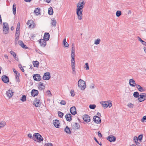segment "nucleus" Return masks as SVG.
<instances>
[{
    "mask_svg": "<svg viewBox=\"0 0 146 146\" xmlns=\"http://www.w3.org/2000/svg\"><path fill=\"white\" fill-rule=\"evenodd\" d=\"M36 138L38 140L37 141L38 142H40L43 140V139L41 135L38 133H35L33 135L32 137L33 139L35 141H36V140L35 139Z\"/></svg>",
    "mask_w": 146,
    "mask_h": 146,
    "instance_id": "obj_1",
    "label": "nucleus"
},
{
    "mask_svg": "<svg viewBox=\"0 0 146 146\" xmlns=\"http://www.w3.org/2000/svg\"><path fill=\"white\" fill-rule=\"evenodd\" d=\"M78 85L81 90L85 89L86 87L85 82L81 79H80L78 81Z\"/></svg>",
    "mask_w": 146,
    "mask_h": 146,
    "instance_id": "obj_2",
    "label": "nucleus"
},
{
    "mask_svg": "<svg viewBox=\"0 0 146 146\" xmlns=\"http://www.w3.org/2000/svg\"><path fill=\"white\" fill-rule=\"evenodd\" d=\"M100 103L105 108H106L108 107L110 108L112 106L111 101H110V102L108 101H102L100 102Z\"/></svg>",
    "mask_w": 146,
    "mask_h": 146,
    "instance_id": "obj_3",
    "label": "nucleus"
},
{
    "mask_svg": "<svg viewBox=\"0 0 146 146\" xmlns=\"http://www.w3.org/2000/svg\"><path fill=\"white\" fill-rule=\"evenodd\" d=\"M9 26L8 24L6 23H3V31L5 34H7L9 33Z\"/></svg>",
    "mask_w": 146,
    "mask_h": 146,
    "instance_id": "obj_4",
    "label": "nucleus"
},
{
    "mask_svg": "<svg viewBox=\"0 0 146 146\" xmlns=\"http://www.w3.org/2000/svg\"><path fill=\"white\" fill-rule=\"evenodd\" d=\"M82 10H76V14L78 16V19L80 20H81L82 18Z\"/></svg>",
    "mask_w": 146,
    "mask_h": 146,
    "instance_id": "obj_5",
    "label": "nucleus"
},
{
    "mask_svg": "<svg viewBox=\"0 0 146 146\" xmlns=\"http://www.w3.org/2000/svg\"><path fill=\"white\" fill-rule=\"evenodd\" d=\"M93 121L96 123H100L101 122L100 118L98 116H94L93 118Z\"/></svg>",
    "mask_w": 146,
    "mask_h": 146,
    "instance_id": "obj_6",
    "label": "nucleus"
},
{
    "mask_svg": "<svg viewBox=\"0 0 146 146\" xmlns=\"http://www.w3.org/2000/svg\"><path fill=\"white\" fill-rule=\"evenodd\" d=\"M83 119L84 121L87 123L89 122L90 121V117L87 114L84 115L83 116Z\"/></svg>",
    "mask_w": 146,
    "mask_h": 146,
    "instance_id": "obj_7",
    "label": "nucleus"
},
{
    "mask_svg": "<svg viewBox=\"0 0 146 146\" xmlns=\"http://www.w3.org/2000/svg\"><path fill=\"white\" fill-rule=\"evenodd\" d=\"M46 40L44 39H41L38 40L39 43L40 44V46L43 47H44L46 45Z\"/></svg>",
    "mask_w": 146,
    "mask_h": 146,
    "instance_id": "obj_8",
    "label": "nucleus"
},
{
    "mask_svg": "<svg viewBox=\"0 0 146 146\" xmlns=\"http://www.w3.org/2000/svg\"><path fill=\"white\" fill-rule=\"evenodd\" d=\"M1 79L5 83H8L9 82V77L6 75L3 76L1 77Z\"/></svg>",
    "mask_w": 146,
    "mask_h": 146,
    "instance_id": "obj_9",
    "label": "nucleus"
},
{
    "mask_svg": "<svg viewBox=\"0 0 146 146\" xmlns=\"http://www.w3.org/2000/svg\"><path fill=\"white\" fill-rule=\"evenodd\" d=\"M50 78V73L49 72H46L44 73L42 78L44 80H48Z\"/></svg>",
    "mask_w": 146,
    "mask_h": 146,
    "instance_id": "obj_10",
    "label": "nucleus"
},
{
    "mask_svg": "<svg viewBox=\"0 0 146 146\" xmlns=\"http://www.w3.org/2000/svg\"><path fill=\"white\" fill-rule=\"evenodd\" d=\"M116 139V137L112 135H110L107 138V139L111 142H114Z\"/></svg>",
    "mask_w": 146,
    "mask_h": 146,
    "instance_id": "obj_11",
    "label": "nucleus"
},
{
    "mask_svg": "<svg viewBox=\"0 0 146 146\" xmlns=\"http://www.w3.org/2000/svg\"><path fill=\"white\" fill-rule=\"evenodd\" d=\"M33 77L35 80L37 81H40L41 79V77L39 74H34L33 76Z\"/></svg>",
    "mask_w": 146,
    "mask_h": 146,
    "instance_id": "obj_12",
    "label": "nucleus"
},
{
    "mask_svg": "<svg viewBox=\"0 0 146 146\" xmlns=\"http://www.w3.org/2000/svg\"><path fill=\"white\" fill-rule=\"evenodd\" d=\"M84 7V1L81 3H78L77 5V8L76 10H82V9Z\"/></svg>",
    "mask_w": 146,
    "mask_h": 146,
    "instance_id": "obj_13",
    "label": "nucleus"
},
{
    "mask_svg": "<svg viewBox=\"0 0 146 146\" xmlns=\"http://www.w3.org/2000/svg\"><path fill=\"white\" fill-rule=\"evenodd\" d=\"M70 111L71 114L73 115H75L77 113L76 109L75 106H73L71 108Z\"/></svg>",
    "mask_w": 146,
    "mask_h": 146,
    "instance_id": "obj_14",
    "label": "nucleus"
},
{
    "mask_svg": "<svg viewBox=\"0 0 146 146\" xmlns=\"http://www.w3.org/2000/svg\"><path fill=\"white\" fill-rule=\"evenodd\" d=\"M13 92L11 90H8L7 91L6 94L7 97L9 98H11L13 95Z\"/></svg>",
    "mask_w": 146,
    "mask_h": 146,
    "instance_id": "obj_15",
    "label": "nucleus"
},
{
    "mask_svg": "<svg viewBox=\"0 0 146 146\" xmlns=\"http://www.w3.org/2000/svg\"><path fill=\"white\" fill-rule=\"evenodd\" d=\"M38 91L35 89L33 90L31 92V95L33 97L36 96L38 94Z\"/></svg>",
    "mask_w": 146,
    "mask_h": 146,
    "instance_id": "obj_16",
    "label": "nucleus"
},
{
    "mask_svg": "<svg viewBox=\"0 0 146 146\" xmlns=\"http://www.w3.org/2000/svg\"><path fill=\"white\" fill-rule=\"evenodd\" d=\"M18 43L19 45L25 49H28V47H27L26 45L21 40L18 41Z\"/></svg>",
    "mask_w": 146,
    "mask_h": 146,
    "instance_id": "obj_17",
    "label": "nucleus"
},
{
    "mask_svg": "<svg viewBox=\"0 0 146 146\" xmlns=\"http://www.w3.org/2000/svg\"><path fill=\"white\" fill-rule=\"evenodd\" d=\"M67 121H70L72 120V115L70 113L66 114L65 116Z\"/></svg>",
    "mask_w": 146,
    "mask_h": 146,
    "instance_id": "obj_18",
    "label": "nucleus"
},
{
    "mask_svg": "<svg viewBox=\"0 0 146 146\" xmlns=\"http://www.w3.org/2000/svg\"><path fill=\"white\" fill-rule=\"evenodd\" d=\"M72 126L73 129H78L80 127V125L77 123H74L73 124H72Z\"/></svg>",
    "mask_w": 146,
    "mask_h": 146,
    "instance_id": "obj_19",
    "label": "nucleus"
},
{
    "mask_svg": "<svg viewBox=\"0 0 146 146\" xmlns=\"http://www.w3.org/2000/svg\"><path fill=\"white\" fill-rule=\"evenodd\" d=\"M36 107H40V100H37V99L35 98V102L33 104Z\"/></svg>",
    "mask_w": 146,
    "mask_h": 146,
    "instance_id": "obj_20",
    "label": "nucleus"
},
{
    "mask_svg": "<svg viewBox=\"0 0 146 146\" xmlns=\"http://www.w3.org/2000/svg\"><path fill=\"white\" fill-rule=\"evenodd\" d=\"M53 124L55 127L58 128L60 124L59 120L57 119H55L53 120Z\"/></svg>",
    "mask_w": 146,
    "mask_h": 146,
    "instance_id": "obj_21",
    "label": "nucleus"
},
{
    "mask_svg": "<svg viewBox=\"0 0 146 146\" xmlns=\"http://www.w3.org/2000/svg\"><path fill=\"white\" fill-rule=\"evenodd\" d=\"M50 38V34L48 33H45L44 37L43 38L45 40H46V41H48L49 40Z\"/></svg>",
    "mask_w": 146,
    "mask_h": 146,
    "instance_id": "obj_22",
    "label": "nucleus"
},
{
    "mask_svg": "<svg viewBox=\"0 0 146 146\" xmlns=\"http://www.w3.org/2000/svg\"><path fill=\"white\" fill-rule=\"evenodd\" d=\"M129 84L131 86L135 87L136 84L135 81L133 79H130L129 80Z\"/></svg>",
    "mask_w": 146,
    "mask_h": 146,
    "instance_id": "obj_23",
    "label": "nucleus"
},
{
    "mask_svg": "<svg viewBox=\"0 0 146 146\" xmlns=\"http://www.w3.org/2000/svg\"><path fill=\"white\" fill-rule=\"evenodd\" d=\"M33 21L32 20H28L27 22V24L29 25V27L31 28H33L34 26L35 25L33 24Z\"/></svg>",
    "mask_w": 146,
    "mask_h": 146,
    "instance_id": "obj_24",
    "label": "nucleus"
},
{
    "mask_svg": "<svg viewBox=\"0 0 146 146\" xmlns=\"http://www.w3.org/2000/svg\"><path fill=\"white\" fill-rule=\"evenodd\" d=\"M38 88L40 90H41L44 89L45 87L43 85V83L40 82L38 86Z\"/></svg>",
    "mask_w": 146,
    "mask_h": 146,
    "instance_id": "obj_25",
    "label": "nucleus"
},
{
    "mask_svg": "<svg viewBox=\"0 0 146 146\" xmlns=\"http://www.w3.org/2000/svg\"><path fill=\"white\" fill-rule=\"evenodd\" d=\"M64 131L67 133L70 134H71V131L70 129V128H69L68 126H66V128L64 129Z\"/></svg>",
    "mask_w": 146,
    "mask_h": 146,
    "instance_id": "obj_26",
    "label": "nucleus"
},
{
    "mask_svg": "<svg viewBox=\"0 0 146 146\" xmlns=\"http://www.w3.org/2000/svg\"><path fill=\"white\" fill-rule=\"evenodd\" d=\"M10 53L13 56L16 60H18L19 58L18 57L16 56V54L13 51L11 50L10 52Z\"/></svg>",
    "mask_w": 146,
    "mask_h": 146,
    "instance_id": "obj_27",
    "label": "nucleus"
},
{
    "mask_svg": "<svg viewBox=\"0 0 146 146\" xmlns=\"http://www.w3.org/2000/svg\"><path fill=\"white\" fill-rule=\"evenodd\" d=\"M40 9L38 8L35 9L34 11V13H35L36 15H39L40 14Z\"/></svg>",
    "mask_w": 146,
    "mask_h": 146,
    "instance_id": "obj_28",
    "label": "nucleus"
},
{
    "mask_svg": "<svg viewBox=\"0 0 146 146\" xmlns=\"http://www.w3.org/2000/svg\"><path fill=\"white\" fill-rule=\"evenodd\" d=\"M140 98L141 99H142L144 100H146V94L145 93H141L139 95Z\"/></svg>",
    "mask_w": 146,
    "mask_h": 146,
    "instance_id": "obj_29",
    "label": "nucleus"
},
{
    "mask_svg": "<svg viewBox=\"0 0 146 146\" xmlns=\"http://www.w3.org/2000/svg\"><path fill=\"white\" fill-rule=\"evenodd\" d=\"M53 13V11L52 8L50 7L48 9V14L50 15H52Z\"/></svg>",
    "mask_w": 146,
    "mask_h": 146,
    "instance_id": "obj_30",
    "label": "nucleus"
},
{
    "mask_svg": "<svg viewBox=\"0 0 146 146\" xmlns=\"http://www.w3.org/2000/svg\"><path fill=\"white\" fill-rule=\"evenodd\" d=\"M34 66L35 67H38L39 63L37 61H33V62Z\"/></svg>",
    "mask_w": 146,
    "mask_h": 146,
    "instance_id": "obj_31",
    "label": "nucleus"
},
{
    "mask_svg": "<svg viewBox=\"0 0 146 146\" xmlns=\"http://www.w3.org/2000/svg\"><path fill=\"white\" fill-rule=\"evenodd\" d=\"M52 25L55 27L56 24V21L54 18H53L52 20V22L51 23Z\"/></svg>",
    "mask_w": 146,
    "mask_h": 146,
    "instance_id": "obj_32",
    "label": "nucleus"
},
{
    "mask_svg": "<svg viewBox=\"0 0 146 146\" xmlns=\"http://www.w3.org/2000/svg\"><path fill=\"white\" fill-rule=\"evenodd\" d=\"M13 13L15 15L16 14V6L15 4L14 3L13 6Z\"/></svg>",
    "mask_w": 146,
    "mask_h": 146,
    "instance_id": "obj_33",
    "label": "nucleus"
},
{
    "mask_svg": "<svg viewBox=\"0 0 146 146\" xmlns=\"http://www.w3.org/2000/svg\"><path fill=\"white\" fill-rule=\"evenodd\" d=\"M133 95L134 97L135 98H138L139 96V94L137 92H134Z\"/></svg>",
    "mask_w": 146,
    "mask_h": 146,
    "instance_id": "obj_34",
    "label": "nucleus"
},
{
    "mask_svg": "<svg viewBox=\"0 0 146 146\" xmlns=\"http://www.w3.org/2000/svg\"><path fill=\"white\" fill-rule=\"evenodd\" d=\"M138 38L139 40L141 42L143 45L146 46V42L142 40L141 38L139 36L138 37Z\"/></svg>",
    "mask_w": 146,
    "mask_h": 146,
    "instance_id": "obj_35",
    "label": "nucleus"
},
{
    "mask_svg": "<svg viewBox=\"0 0 146 146\" xmlns=\"http://www.w3.org/2000/svg\"><path fill=\"white\" fill-rule=\"evenodd\" d=\"M58 117L60 118L62 117L64 115V113L60 111H58Z\"/></svg>",
    "mask_w": 146,
    "mask_h": 146,
    "instance_id": "obj_36",
    "label": "nucleus"
},
{
    "mask_svg": "<svg viewBox=\"0 0 146 146\" xmlns=\"http://www.w3.org/2000/svg\"><path fill=\"white\" fill-rule=\"evenodd\" d=\"M21 100L22 102H25L26 100V97L25 95H23L21 99Z\"/></svg>",
    "mask_w": 146,
    "mask_h": 146,
    "instance_id": "obj_37",
    "label": "nucleus"
},
{
    "mask_svg": "<svg viewBox=\"0 0 146 146\" xmlns=\"http://www.w3.org/2000/svg\"><path fill=\"white\" fill-rule=\"evenodd\" d=\"M63 44L66 47H68L69 46V44L66 41V38H64L63 40Z\"/></svg>",
    "mask_w": 146,
    "mask_h": 146,
    "instance_id": "obj_38",
    "label": "nucleus"
},
{
    "mask_svg": "<svg viewBox=\"0 0 146 146\" xmlns=\"http://www.w3.org/2000/svg\"><path fill=\"white\" fill-rule=\"evenodd\" d=\"M101 41V40L100 38H98L94 42V43L96 45L99 44Z\"/></svg>",
    "mask_w": 146,
    "mask_h": 146,
    "instance_id": "obj_39",
    "label": "nucleus"
},
{
    "mask_svg": "<svg viewBox=\"0 0 146 146\" xmlns=\"http://www.w3.org/2000/svg\"><path fill=\"white\" fill-rule=\"evenodd\" d=\"M20 75V74L18 73V75H15V78L16 81L18 82H19L20 81L19 79V76Z\"/></svg>",
    "mask_w": 146,
    "mask_h": 146,
    "instance_id": "obj_40",
    "label": "nucleus"
},
{
    "mask_svg": "<svg viewBox=\"0 0 146 146\" xmlns=\"http://www.w3.org/2000/svg\"><path fill=\"white\" fill-rule=\"evenodd\" d=\"M121 14V12L120 11H117L116 15L117 17H119Z\"/></svg>",
    "mask_w": 146,
    "mask_h": 146,
    "instance_id": "obj_41",
    "label": "nucleus"
},
{
    "mask_svg": "<svg viewBox=\"0 0 146 146\" xmlns=\"http://www.w3.org/2000/svg\"><path fill=\"white\" fill-rule=\"evenodd\" d=\"M96 105L95 104H90L89 105V108L92 109H94L96 107Z\"/></svg>",
    "mask_w": 146,
    "mask_h": 146,
    "instance_id": "obj_42",
    "label": "nucleus"
},
{
    "mask_svg": "<svg viewBox=\"0 0 146 146\" xmlns=\"http://www.w3.org/2000/svg\"><path fill=\"white\" fill-rule=\"evenodd\" d=\"M143 137V134H141V135H139L138 136V137H137L138 139L140 142H141L142 140Z\"/></svg>",
    "mask_w": 146,
    "mask_h": 146,
    "instance_id": "obj_43",
    "label": "nucleus"
},
{
    "mask_svg": "<svg viewBox=\"0 0 146 146\" xmlns=\"http://www.w3.org/2000/svg\"><path fill=\"white\" fill-rule=\"evenodd\" d=\"M5 125V122H0V128L4 126Z\"/></svg>",
    "mask_w": 146,
    "mask_h": 146,
    "instance_id": "obj_44",
    "label": "nucleus"
},
{
    "mask_svg": "<svg viewBox=\"0 0 146 146\" xmlns=\"http://www.w3.org/2000/svg\"><path fill=\"white\" fill-rule=\"evenodd\" d=\"M138 90L140 92H143L145 91V90L143 89L142 87H139V88H138Z\"/></svg>",
    "mask_w": 146,
    "mask_h": 146,
    "instance_id": "obj_45",
    "label": "nucleus"
},
{
    "mask_svg": "<svg viewBox=\"0 0 146 146\" xmlns=\"http://www.w3.org/2000/svg\"><path fill=\"white\" fill-rule=\"evenodd\" d=\"M70 93L71 94V96H72L74 97L75 95V94L74 92V91L72 90H71Z\"/></svg>",
    "mask_w": 146,
    "mask_h": 146,
    "instance_id": "obj_46",
    "label": "nucleus"
},
{
    "mask_svg": "<svg viewBox=\"0 0 146 146\" xmlns=\"http://www.w3.org/2000/svg\"><path fill=\"white\" fill-rule=\"evenodd\" d=\"M134 106V105L130 103H129L127 105V106L130 108H132Z\"/></svg>",
    "mask_w": 146,
    "mask_h": 146,
    "instance_id": "obj_47",
    "label": "nucleus"
},
{
    "mask_svg": "<svg viewBox=\"0 0 146 146\" xmlns=\"http://www.w3.org/2000/svg\"><path fill=\"white\" fill-rule=\"evenodd\" d=\"M141 121L142 122L146 121V116H145L143 117V118L141 120Z\"/></svg>",
    "mask_w": 146,
    "mask_h": 146,
    "instance_id": "obj_48",
    "label": "nucleus"
},
{
    "mask_svg": "<svg viewBox=\"0 0 146 146\" xmlns=\"http://www.w3.org/2000/svg\"><path fill=\"white\" fill-rule=\"evenodd\" d=\"M20 34V31H16L15 36H18L19 37Z\"/></svg>",
    "mask_w": 146,
    "mask_h": 146,
    "instance_id": "obj_49",
    "label": "nucleus"
},
{
    "mask_svg": "<svg viewBox=\"0 0 146 146\" xmlns=\"http://www.w3.org/2000/svg\"><path fill=\"white\" fill-rule=\"evenodd\" d=\"M60 104L61 105H65L66 104V102L65 101L62 100L60 102Z\"/></svg>",
    "mask_w": 146,
    "mask_h": 146,
    "instance_id": "obj_50",
    "label": "nucleus"
},
{
    "mask_svg": "<svg viewBox=\"0 0 146 146\" xmlns=\"http://www.w3.org/2000/svg\"><path fill=\"white\" fill-rule=\"evenodd\" d=\"M85 65L86 66L85 67V68H86V70H89V67L88 65V63L87 62L85 64Z\"/></svg>",
    "mask_w": 146,
    "mask_h": 146,
    "instance_id": "obj_51",
    "label": "nucleus"
},
{
    "mask_svg": "<svg viewBox=\"0 0 146 146\" xmlns=\"http://www.w3.org/2000/svg\"><path fill=\"white\" fill-rule=\"evenodd\" d=\"M94 140L96 142L98 143V144H99L100 145V146H101L102 145V143H101V142H100V143H99L98 141L97 140L96 138L95 137H94Z\"/></svg>",
    "mask_w": 146,
    "mask_h": 146,
    "instance_id": "obj_52",
    "label": "nucleus"
},
{
    "mask_svg": "<svg viewBox=\"0 0 146 146\" xmlns=\"http://www.w3.org/2000/svg\"><path fill=\"white\" fill-rule=\"evenodd\" d=\"M45 146H53L52 144L50 143H46L44 145Z\"/></svg>",
    "mask_w": 146,
    "mask_h": 146,
    "instance_id": "obj_53",
    "label": "nucleus"
},
{
    "mask_svg": "<svg viewBox=\"0 0 146 146\" xmlns=\"http://www.w3.org/2000/svg\"><path fill=\"white\" fill-rule=\"evenodd\" d=\"M18 66H21V67H20L21 68H20V69L22 71V72H24V69L22 67L21 64H19Z\"/></svg>",
    "mask_w": 146,
    "mask_h": 146,
    "instance_id": "obj_54",
    "label": "nucleus"
},
{
    "mask_svg": "<svg viewBox=\"0 0 146 146\" xmlns=\"http://www.w3.org/2000/svg\"><path fill=\"white\" fill-rule=\"evenodd\" d=\"M75 58H72L71 60V64H75Z\"/></svg>",
    "mask_w": 146,
    "mask_h": 146,
    "instance_id": "obj_55",
    "label": "nucleus"
},
{
    "mask_svg": "<svg viewBox=\"0 0 146 146\" xmlns=\"http://www.w3.org/2000/svg\"><path fill=\"white\" fill-rule=\"evenodd\" d=\"M72 74L75 75L76 74V72L75 71V68H72Z\"/></svg>",
    "mask_w": 146,
    "mask_h": 146,
    "instance_id": "obj_56",
    "label": "nucleus"
},
{
    "mask_svg": "<svg viewBox=\"0 0 146 146\" xmlns=\"http://www.w3.org/2000/svg\"><path fill=\"white\" fill-rule=\"evenodd\" d=\"M98 135L99 137H101L102 136V134L100 132V131L98 132Z\"/></svg>",
    "mask_w": 146,
    "mask_h": 146,
    "instance_id": "obj_57",
    "label": "nucleus"
},
{
    "mask_svg": "<svg viewBox=\"0 0 146 146\" xmlns=\"http://www.w3.org/2000/svg\"><path fill=\"white\" fill-rule=\"evenodd\" d=\"M46 93L48 95H51V94L50 91L49 90H47L46 92Z\"/></svg>",
    "mask_w": 146,
    "mask_h": 146,
    "instance_id": "obj_58",
    "label": "nucleus"
},
{
    "mask_svg": "<svg viewBox=\"0 0 146 146\" xmlns=\"http://www.w3.org/2000/svg\"><path fill=\"white\" fill-rule=\"evenodd\" d=\"M133 140L134 141H138V139L137 137L136 136H135L134 137Z\"/></svg>",
    "mask_w": 146,
    "mask_h": 146,
    "instance_id": "obj_59",
    "label": "nucleus"
},
{
    "mask_svg": "<svg viewBox=\"0 0 146 146\" xmlns=\"http://www.w3.org/2000/svg\"><path fill=\"white\" fill-rule=\"evenodd\" d=\"M13 70L14 73L16 74V75L18 74V72L16 71L14 68L13 69Z\"/></svg>",
    "mask_w": 146,
    "mask_h": 146,
    "instance_id": "obj_60",
    "label": "nucleus"
},
{
    "mask_svg": "<svg viewBox=\"0 0 146 146\" xmlns=\"http://www.w3.org/2000/svg\"><path fill=\"white\" fill-rule=\"evenodd\" d=\"M28 136L31 139L32 138V135L31 133H29L28 135Z\"/></svg>",
    "mask_w": 146,
    "mask_h": 146,
    "instance_id": "obj_61",
    "label": "nucleus"
},
{
    "mask_svg": "<svg viewBox=\"0 0 146 146\" xmlns=\"http://www.w3.org/2000/svg\"><path fill=\"white\" fill-rule=\"evenodd\" d=\"M19 39V37L18 36H16V38H15V42H17L18 40Z\"/></svg>",
    "mask_w": 146,
    "mask_h": 146,
    "instance_id": "obj_62",
    "label": "nucleus"
},
{
    "mask_svg": "<svg viewBox=\"0 0 146 146\" xmlns=\"http://www.w3.org/2000/svg\"><path fill=\"white\" fill-rule=\"evenodd\" d=\"M75 53H71V57L72 58H74Z\"/></svg>",
    "mask_w": 146,
    "mask_h": 146,
    "instance_id": "obj_63",
    "label": "nucleus"
},
{
    "mask_svg": "<svg viewBox=\"0 0 146 146\" xmlns=\"http://www.w3.org/2000/svg\"><path fill=\"white\" fill-rule=\"evenodd\" d=\"M20 27H17L16 31H20Z\"/></svg>",
    "mask_w": 146,
    "mask_h": 146,
    "instance_id": "obj_64",
    "label": "nucleus"
}]
</instances>
